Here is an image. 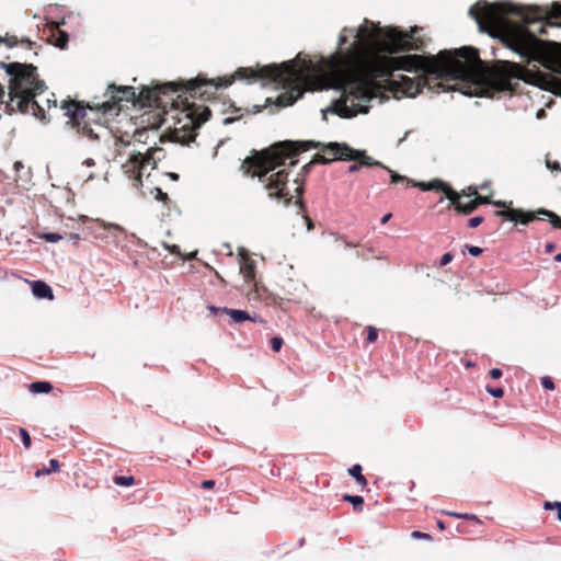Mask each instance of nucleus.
Masks as SVG:
<instances>
[{
    "mask_svg": "<svg viewBox=\"0 0 561 561\" xmlns=\"http://www.w3.org/2000/svg\"><path fill=\"white\" fill-rule=\"evenodd\" d=\"M420 30L419 26H413L410 31H402L396 26L380 27L366 21L357 34L363 48L371 53L365 61L366 78L353 79L344 84L342 96L335 102L333 112L343 118L367 113L368 103L375 95V80L389 77L394 70L433 75L435 79L444 81L468 82L470 60L468 54L460 53L461 47L455 50H440L436 56H391L411 50L423 51L427 38L416 36Z\"/></svg>",
    "mask_w": 561,
    "mask_h": 561,
    "instance_id": "1",
    "label": "nucleus"
},
{
    "mask_svg": "<svg viewBox=\"0 0 561 561\" xmlns=\"http://www.w3.org/2000/svg\"><path fill=\"white\" fill-rule=\"evenodd\" d=\"M312 69V61L304 59L300 66L293 60L279 66L268 65L257 69L240 67L233 76L218 78L217 80L207 79L199 75L187 81L167 82L152 89L142 87L140 92L136 93V104L150 106L162 103V95L176 94V99H172V105L178 108L174 116V133L183 144H190L195 140L196 130L210 118L211 112L207 106L190 102L188 99L210 100L219 88H226L234 80L256 81L257 79H267L282 84L285 89L277 96L276 105L280 107L290 106L304 95L307 84L306 76Z\"/></svg>",
    "mask_w": 561,
    "mask_h": 561,
    "instance_id": "2",
    "label": "nucleus"
},
{
    "mask_svg": "<svg viewBox=\"0 0 561 561\" xmlns=\"http://www.w3.org/2000/svg\"><path fill=\"white\" fill-rule=\"evenodd\" d=\"M479 28L490 34L499 33L514 51L528 56L538 39L527 28L528 24L545 21V25L561 26V4L553 2L550 10L540 7H519L511 3L479 1L469 9Z\"/></svg>",
    "mask_w": 561,
    "mask_h": 561,
    "instance_id": "3",
    "label": "nucleus"
},
{
    "mask_svg": "<svg viewBox=\"0 0 561 561\" xmlns=\"http://www.w3.org/2000/svg\"><path fill=\"white\" fill-rule=\"evenodd\" d=\"M460 53L468 54L469 57V75L468 83L477 85L474 90L482 87H490L496 91L515 92L518 85L517 80L539 88H543L547 77L539 69H526L519 64L513 61H497L494 67H489L479 57L478 49L463 46Z\"/></svg>",
    "mask_w": 561,
    "mask_h": 561,
    "instance_id": "4",
    "label": "nucleus"
},
{
    "mask_svg": "<svg viewBox=\"0 0 561 561\" xmlns=\"http://www.w3.org/2000/svg\"><path fill=\"white\" fill-rule=\"evenodd\" d=\"M8 79V92L0 98L5 104L8 114H31L36 118H45V110L36 101V96L46 90L44 80L39 79L37 67L33 64L0 62Z\"/></svg>",
    "mask_w": 561,
    "mask_h": 561,
    "instance_id": "5",
    "label": "nucleus"
},
{
    "mask_svg": "<svg viewBox=\"0 0 561 561\" xmlns=\"http://www.w3.org/2000/svg\"><path fill=\"white\" fill-rule=\"evenodd\" d=\"M310 149H321L322 156L329 159V163L334 160H348L353 158V148L346 144L329 142L322 144L313 140H284L275 142L266 148L259 157L250 158L245 162V167L254 165L256 169L264 168V165H273L279 163L283 158H296L300 152Z\"/></svg>",
    "mask_w": 561,
    "mask_h": 561,
    "instance_id": "6",
    "label": "nucleus"
},
{
    "mask_svg": "<svg viewBox=\"0 0 561 561\" xmlns=\"http://www.w3.org/2000/svg\"><path fill=\"white\" fill-rule=\"evenodd\" d=\"M264 150L265 149L261 151L253 150L252 154L247 157L242 161L241 170L245 175H251L252 178L257 176L259 180L262 183H264V188L267 191L270 198L282 201L286 206H288L291 204L293 201V195L289 193L287 188V184L289 181V172L286 169H282L268 175V173L274 171L277 167L285 164V161L288 158H283L282 160H279V163H275L273 165H264V168L261 169H256L254 165H251L249 168L245 167V162L248 161V159L259 157L260 153L263 152ZM291 159L293 160L290 161V167H294L298 163V160L294 158Z\"/></svg>",
    "mask_w": 561,
    "mask_h": 561,
    "instance_id": "7",
    "label": "nucleus"
},
{
    "mask_svg": "<svg viewBox=\"0 0 561 561\" xmlns=\"http://www.w3.org/2000/svg\"><path fill=\"white\" fill-rule=\"evenodd\" d=\"M61 110L65 111V115L69 117V123L77 128L78 133L87 137L92 141H98L104 136H108L110 131L107 128L94 122L91 124L87 121V110L93 111L95 108L83 102L75 100H64L61 102Z\"/></svg>",
    "mask_w": 561,
    "mask_h": 561,
    "instance_id": "8",
    "label": "nucleus"
},
{
    "mask_svg": "<svg viewBox=\"0 0 561 561\" xmlns=\"http://www.w3.org/2000/svg\"><path fill=\"white\" fill-rule=\"evenodd\" d=\"M105 100L95 104V110L105 115H117L124 107V103L136 105V91L134 87L110 84L104 93Z\"/></svg>",
    "mask_w": 561,
    "mask_h": 561,
    "instance_id": "9",
    "label": "nucleus"
},
{
    "mask_svg": "<svg viewBox=\"0 0 561 561\" xmlns=\"http://www.w3.org/2000/svg\"><path fill=\"white\" fill-rule=\"evenodd\" d=\"M419 186L422 191H436L445 193L446 197L455 207V210H457L460 214L469 215L478 208L474 199H470L467 203H463L461 201V197L465 195V191L462 192V194H459L443 181L435 180L428 183L420 182Z\"/></svg>",
    "mask_w": 561,
    "mask_h": 561,
    "instance_id": "10",
    "label": "nucleus"
},
{
    "mask_svg": "<svg viewBox=\"0 0 561 561\" xmlns=\"http://www.w3.org/2000/svg\"><path fill=\"white\" fill-rule=\"evenodd\" d=\"M494 215L503 217L506 220L526 225L537 218V215L548 217L554 228L561 229V218L551 210L539 209L537 213L524 211L523 209L510 208L505 210H495Z\"/></svg>",
    "mask_w": 561,
    "mask_h": 561,
    "instance_id": "11",
    "label": "nucleus"
},
{
    "mask_svg": "<svg viewBox=\"0 0 561 561\" xmlns=\"http://www.w3.org/2000/svg\"><path fill=\"white\" fill-rule=\"evenodd\" d=\"M141 161V150H134L122 165L124 173L133 181V186L136 188L142 186V174L146 168Z\"/></svg>",
    "mask_w": 561,
    "mask_h": 561,
    "instance_id": "12",
    "label": "nucleus"
},
{
    "mask_svg": "<svg viewBox=\"0 0 561 561\" xmlns=\"http://www.w3.org/2000/svg\"><path fill=\"white\" fill-rule=\"evenodd\" d=\"M430 76L431 75L421 73L417 78L413 79L408 76L400 75L398 80H393L392 82L407 96H415L425 85H430Z\"/></svg>",
    "mask_w": 561,
    "mask_h": 561,
    "instance_id": "13",
    "label": "nucleus"
},
{
    "mask_svg": "<svg viewBox=\"0 0 561 561\" xmlns=\"http://www.w3.org/2000/svg\"><path fill=\"white\" fill-rule=\"evenodd\" d=\"M48 42L56 47L65 49L69 42L68 34L62 31L58 24H53L48 28Z\"/></svg>",
    "mask_w": 561,
    "mask_h": 561,
    "instance_id": "14",
    "label": "nucleus"
},
{
    "mask_svg": "<svg viewBox=\"0 0 561 561\" xmlns=\"http://www.w3.org/2000/svg\"><path fill=\"white\" fill-rule=\"evenodd\" d=\"M208 308L214 313L221 311L224 313L229 314L234 322H243V321L252 319L250 317V314L247 311H243V310L229 309V308H221L220 309V308H216L215 306H209Z\"/></svg>",
    "mask_w": 561,
    "mask_h": 561,
    "instance_id": "15",
    "label": "nucleus"
},
{
    "mask_svg": "<svg viewBox=\"0 0 561 561\" xmlns=\"http://www.w3.org/2000/svg\"><path fill=\"white\" fill-rule=\"evenodd\" d=\"M159 152L160 151L157 149L156 142L145 151H141V164L145 165V168L150 167L151 169H156L158 160L154 156Z\"/></svg>",
    "mask_w": 561,
    "mask_h": 561,
    "instance_id": "16",
    "label": "nucleus"
},
{
    "mask_svg": "<svg viewBox=\"0 0 561 561\" xmlns=\"http://www.w3.org/2000/svg\"><path fill=\"white\" fill-rule=\"evenodd\" d=\"M1 43H5L9 47H13V46L18 45L19 43L26 44L28 49H31L34 45V43L32 41H30L28 38H21L19 41L18 37L13 36V35H5L4 37L0 36V44ZM3 95H4V85L0 83V98H2Z\"/></svg>",
    "mask_w": 561,
    "mask_h": 561,
    "instance_id": "17",
    "label": "nucleus"
},
{
    "mask_svg": "<svg viewBox=\"0 0 561 561\" xmlns=\"http://www.w3.org/2000/svg\"><path fill=\"white\" fill-rule=\"evenodd\" d=\"M240 273L245 282H252L255 278V263L249 257H242Z\"/></svg>",
    "mask_w": 561,
    "mask_h": 561,
    "instance_id": "18",
    "label": "nucleus"
},
{
    "mask_svg": "<svg viewBox=\"0 0 561 561\" xmlns=\"http://www.w3.org/2000/svg\"><path fill=\"white\" fill-rule=\"evenodd\" d=\"M353 158H348V160H356L359 162L360 165L371 167V165H380L383 168V165L378 162L374 161L371 157L367 156L365 151H358L353 149V153H351Z\"/></svg>",
    "mask_w": 561,
    "mask_h": 561,
    "instance_id": "19",
    "label": "nucleus"
},
{
    "mask_svg": "<svg viewBox=\"0 0 561 561\" xmlns=\"http://www.w3.org/2000/svg\"><path fill=\"white\" fill-rule=\"evenodd\" d=\"M32 290H33V294L38 298H49V299L53 298L51 288L44 282H41V280L34 282Z\"/></svg>",
    "mask_w": 561,
    "mask_h": 561,
    "instance_id": "20",
    "label": "nucleus"
},
{
    "mask_svg": "<svg viewBox=\"0 0 561 561\" xmlns=\"http://www.w3.org/2000/svg\"><path fill=\"white\" fill-rule=\"evenodd\" d=\"M317 163H322V164H327L329 163V159L327 160L325 159V156H322L321 153H316L312 159L307 163L305 164L302 168H301V173L300 175L301 176H306L308 175V173L311 171L312 167Z\"/></svg>",
    "mask_w": 561,
    "mask_h": 561,
    "instance_id": "21",
    "label": "nucleus"
},
{
    "mask_svg": "<svg viewBox=\"0 0 561 561\" xmlns=\"http://www.w3.org/2000/svg\"><path fill=\"white\" fill-rule=\"evenodd\" d=\"M362 470V466L356 463L348 469V473L355 478L362 488H365L367 485V479L363 476Z\"/></svg>",
    "mask_w": 561,
    "mask_h": 561,
    "instance_id": "22",
    "label": "nucleus"
},
{
    "mask_svg": "<svg viewBox=\"0 0 561 561\" xmlns=\"http://www.w3.org/2000/svg\"><path fill=\"white\" fill-rule=\"evenodd\" d=\"M53 386L48 381H35L30 385V390L34 393H48Z\"/></svg>",
    "mask_w": 561,
    "mask_h": 561,
    "instance_id": "23",
    "label": "nucleus"
},
{
    "mask_svg": "<svg viewBox=\"0 0 561 561\" xmlns=\"http://www.w3.org/2000/svg\"><path fill=\"white\" fill-rule=\"evenodd\" d=\"M386 169V167H383ZM387 170L390 172V179H391V183H398V182H405L407 183V186H419L420 183H416L412 180H409L407 176L404 175H400L398 173H396L394 171L390 170L387 168Z\"/></svg>",
    "mask_w": 561,
    "mask_h": 561,
    "instance_id": "24",
    "label": "nucleus"
},
{
    "mask_svg": "<svg viewBox=\"0 0 561 561\" xmlns=\"http://www.w3.org/2000/svg\"><path fill=\"white\" fill-rule=\"evenodd\" d=\"M344 501H347L350 502L353 506H354V510L356 512H362L363 510V504H364V499L363 496L360 495H348V494H345L343 496Z\"/></svg>",
    "mask_w": 561,
    "mask_h": 561,
    "instance_id": "25",
    "label": "nucleus"
},
{
    "mask_svg": "<svg viewBox=\"0 0 561 561\" xmlns=\"http://www.w3.org/2000/svg\"><path fill=\"white\" fill-rule=\"evenodd\" d=\"M60 469V463L57 459H50L49 460V467L48 468H43V469H38L36 471V477H39L42 474H49L51 472H57L59 471Z\"/></svg>",
    "mask_w": 561,
    "mask_h": 561,
    "instance_id": "26",
    "label": "nucleus"
},
{
    "mask_svg": "<svg viewBox=\"0 0 561 561\" xmlns=\"http://www.w3.org/2000/svg\"><path fill=\"white\" fill-rule=\"evenodd\" d=\"M113 482L119 486H131L135 484V478L133 476H114Z\"/></svg>",
    "mask_w": 561,
    "mask_h": 561,
    "instance_id": "27",
    "label": "nucleus"
},
{
    "mask_svg": "<svg viewBox=\"0 0 561 561\" xmlns=\"http://www.w3.org/2000/svg\"><path fill=\"white\" fill-rule=\"evenodd\" d=\"M150 133L154 135V130L152 129L136 130L133 135L134 142L147 144Z\"/></svg>",
    "mask_w": 561,
    "mask_h": 561,
    "instance_id": "28",
    "label": "nucleus"
},
{
    "mask_svg": "<svg viewBox=\"0 0 561 561\" xmlns=\"http://www.w3.org/2000/svg\"><path fill=\"white\" fill-rule=\"evenodd\" d=\"M545 510H556L557 511V518L561 522V502H549L546 501L543 503Z\"/></svg>",
    "mask_w": 561,
    "mask_h": 561,
    "instance_id": "29",
    "label": "nucleus"
},
{
    "mask_svg": "<svg viewBox=\"0 0 561 561\" xmlns=\"http://www.w3.org/2000/svg\"><path fill=\"white\" fill-rule=\"evenodd\" d=\"M19 433H20L21 439L23 442V445L25 446L26 449H28L32 444L31 436H30L28 432L25 428L21 427L19 430Z\"/></svg>",
    "mask_w": 561,
    "mask_h": 561,
    "instance_id": "30",
    "label": "nucleus"
},
{
    "mask_svg": "<svg viewBox=\"0 0 561 561\" xmlns=\"http://www.w3.org/2000/svg\"><path fill=\"white\" fill-rule=\"evenodd\" d=\"M472 194H474V198L473 199L477 203V207L479 205L490 204L491 203V198L489 196L479 195L477 188H473Z\"/></svg>",
    "mask_w": 561,
    "mask_h": 561,
    "instance_id": "31",
    "label": "nucleus"
},
{
    "mask_svg": "<svg viewBox=\"0 0 561 561\" xmlns=\"http://www.w3.org/2000/svg\"><path fill=\"white\" fill-rule=\"evenodd\" d=\"M156 195L154 198L163 204H168L170 202L169 195L164 193L161 188H154Z\"/></svg>",
    "mask_w": 561,
    "mask_h": 561,
    "instance_id": "32",
    "label": "nucleus"
},
{
    "mask_svg": "<svg viewBox=\"0 0 561 561\" xmlns=\"http://www.w3.org/2000/svg\"><path fill=\"white\" fill-rule=\"evenodd\" d=\"M295 183H297V184H298V186H297V188H296V193H297V195H298V201L296 202V204H298L300 207H302V206H304V203H302V199H301V195H302V193H304V185H302L304 180H301V181H300L299 179H296V180H295Z\"/></svg>",
    "mask_w": 561,
    "mask_h": 561,
    "instance_id": "33",
    "label": "nucleus"
},
{
    "mask_svg": "<svg viewBox=\"0 0 561 561\" xmlns=\"http://www.w3.org/2000/svg\"><path fill=\"white\" fill-rule=\"evenodd\" d=\"M378 339V332H377V329L374 328V327H367V342L368 343H374L376 342Z\"/></svg>",
    "mask_w": 561,
    "mask_h": 561,
    "instance_id": "34",
    "label": "nucleus"
},
{
    "mask_svg": "<svg viewBox=\"0 0 561 561\" xmlns=\"http://www.w3.org/2000/svg\"><path fill=\"white\" fill-rule=\"evenodd\" d=\"M284 344V341L282 337L279 336H274L272 340H271V348L274 351V352H279L282 346Z\"/></svg>",
    "mask_w": 561,
    "mask_h": 561,
    "instance_id": "35",
    "label": "nucleus"
},
{
    "mask_svg": "<svg viewBox=\"0 0 561 561\" xmlns=\"http://www.w3.org/2000/svg\"><path fill=\"white\" fill-rule=\"evenodd\" d=\"M486 391L494 398H502L504 394V390L501 387H486Z\"/></svg>",
    "mask_w": 561,
    "mask_h": 561,
    "instance_id": "36",
    "label": "nucleus"
},
{
    "mask_svg": "<svg viewBox=\"0 0 561 561\" xmlns=\"http://www.w3.org/2000/svg\"><path fill=\"white\" fill-rule=\"evenodd\" d=\"M484 218L482 216H476L468 220V227L477 228L483 222Z\"/></svg>",
    "mask_w": 561,
    "mask_h": 561,
    "instance_id": "37",
    "label": "nucleus"
},
{
    "mask_svg": "<svg viewBox=\"0 0 561 561\" xmlns=\"http://www.w3.org/2000/svg\"><path fill=\"white\" fill-rule=\"evenodd\" d=\"M541 385L545 389H548V390L554 389V383H553L552 379L548 376L541 378Z\"/></svg>",
    "mask_w": 561,
    "mask_h": 561,
    "instance_id": "38",
    "label": "nucleus"
},
{
    "mask_svg": "<svg viewBox=\"0 0 561 561\" xmlns=\"http://www.w3.org/2000/svg\"><path fill=\"white\" fill-rule=\"evenodd\" d=\"M411 537L414 538V539H426V540H430L431 539V536L426 533H422L420 530H414L411 533Z\"/></svg>",
    "mask_w": 561,
    "mask_h": 561,
    "instance_id": "39",
    "label": "nucleus"
},
{
    "mask_svg": "<svg viewBox=\"0 0 561 561\" xmlns=\"http://www.w3.org/2000/svg\"><path fill=\"white\" fill-rule=\"evenodd\" d=\"M546 164H547V168L550 169L551 171L561 172V165L559 162L547 160Z\"/></svg>",
    "mask_w": 561,
    "mask_h": 561,
    "instance_id": "40",
    "label": "nucleus"
},
{
    "mask_svg": "<svg viewBox=\"0 0 561 561\" xmlns=\"http://www.w3.org/2000/svg\"><path fill=\"white\" fill-rule=\"evenodd\" d=\"M453 254L447 252L445 253L442 257H440V261H439V265L440 266H445L447 265L448 263H450L453 261Z\"/></svg>",
    "mask_w": 561,
    "mask_h": 561,
    "instance_id": "41",
    "label": "nucleus"
},
{
    "mask_svg": "<svg viewBox=\"0 0 561 561\" xmlns=\"http://www.w3.org/2000/svg\"><path fill=\"white\" fill-rule=\"evenodd\" d=\"M467 249L472 256H479L482 253V249L476 245H467Z\"/></svg>",
    "mask_w": 561,
    "mask_h": 561,
    "instance_id": "42",
    "label": "nucleus"
},
{
    "mask_svg": "<svg viewBox=\"0 0 561 561\" xmlns=\"http://www.w3.org/2000/svg\"><path fill=\"white\" fill-rule=\"evenodd\" d=\"M45 239L49 242H57L61 239V236L57 233H47L45 234Z\"/></svg>",
    "mask_w": 561,
    "mask_h": 561,
    "instance_id": "43",
    "label": "nucleus"
},
{
    "mask_svg": "<svg viewBox=\"0 0 561 561\" xmlns=\"http://www.w3.org/2000/svg\"><path fill=\"white\" fill-rule=\"evenodd\" d=\"M490 376L493 378V379H499L502 377V370L499 369V368H492L490 370Z\"/></svg>",
    "mask_w": 561,
    "mask_h": 561,
    "instance_id": "44",
    "label": "nucleus"
},
{
    "mask_svg": "<svg viewBox=\"0 0 561 561\" xmlns=\"http://www.w3.org/2000/svg\"><path fill=\"white\" fill-rule=\"evenodd\" d=\"M215 486V481L214 480H205L202 482V488L203 489H206V490H209V489H213Z\"/></svg>",
    "mask_w": 561,
    "mask_h": 561,
    "instance_id": "45",
    "label": "nucleus"
},
{
    "mask_svg": "<svg viewBox=\"0 0 561 561\" xmlns=\"http://www.w3.org/2000/svg\"><path fill=\"white\" fill-rule=\"evenodd\" d=\"M554 249H556V244L552 242H548L545 245L546 253H551V252H553Z\"/></svg>",
    "mask_w": 561,
    "mask_h": 561,
    "instance_id": "46",
    "label": "nucleus"
},
{
    "mask_svg": "<svg viewBox=\"0 0 561 561\" xmlns=\"http://www.w3.org/2000/svg\"><path fill=\"white\" fill-rule=\"evenodd\" d=\"M157 149H158L160 152H159V153H157L154 157H156V159H157L158 161H161V160L164 158V156H165L164 150H163L162 148L158 147V146H157Z\"/></svg>",
    "mask_w": 561,
    "mask_h": 561,
    "instance_id": "47",
    "label": "nucleus"
},
{
    "mask_svg": "<svg viewBox=\"0 0 561 561\" xmlns=\"http://www.w3.org/2000/svg\"><path fill=\"white\" fill-rule=\"evenodd\" d=\"M453 516H457V517H462V518H466V519H477V517L474 515H471V514H463V515H460V514H455L453 513L451 514Z\"/></svg>",
    "mask_w": 561,
    "mask_h": 561,
    "instance_id": "48",
    "label": "nucleus"
},
{
    "mask_svg": "<svg viewBox=\"0 0 561 561\" xmlns=\"http://www.w3.org/2000/svg\"><path fill=\"white\" fill-rule=\"evenodd\" d=\"M167 175L172 180V181H178L180 179L179 174L178 173H174V172H168Z\"/></svg>",
    "mask_w": 561,
    "mask_h": 561,
    "instance_id": "49",
    "label": "nucleus"
},
{
    "mask_svg": "<svg viewBox=\"0 0 561 561\" xmlns=\"http://www.w3.org/2000/svg\"><path fill=\"white\" fill-rule=\"evenodd\" d=\"M358 169H359L358 164H352L348 167V172L353 173V172L358 171Z\"/></svg>",
    "mask_w": 561,
    "mask_h": 561,
    "instance_id": "50",
    "label": "nucleus"
},
{
    "mask_svg": "<svg viewBox=\"0 0 561 561\" xmlns=\"http://www.w3.org/2000/svg\"><path fill=\"white\" fill-rule=\"evenodd\" d=\"M391 218V214H386L382 218H381V224H386L389 219Z\"/></svg>",
    "mask_w": 561,
    "mask_h": 561,
    "instance_id": "51",
    "label": "nucleus"
},
{
    "mask_svg": "<svg viewBox=\"0 0 561 561\" xmlns=\"http://www.w3.org/2000/svg\"><path fill=\"white\" fill-rule=\"evenodd\" d=\"M84 164H87L88 167H92V165H94V161H93V159L88 158V159L84 161Z\"/></svg>",
    "mask_w": 561,
    "mask_h": 561,
    "instance_id": "52",
    "label": "nucleus"
},
{
    "mask_svg": "<svg viewBox=\"0 0 561 561\" xmlns=\"http://www.w3.org/2000/svg\"><path fill=\"white\" fill-rule=\"evenodd\" d=\"M339 42L340 46L344 45L346 43V36L341 35Z\"/></svg>",
    "mask_w": 561,
    "mask_h": 561,
    "instance_id": "53",
    "label": "nucleus"
},
{
    "mask_svg": "<svg viewBox=\"0 0 561 561\" xmlns=\"http://www.w3.org/2000/svg\"><path fill=\"white\" fill-rule=\"evenodd\" d=\"M473 188H474V187L469 186V187H468V194H466V193H465V195H463V196H474V194H472Z\"/></svg>",
    "mask_w": 561,
    "mask_h": 561,
    "instance_id": "54",
    "label": "nucleus"
},
{
    "mask_svg": "<svg viewBox=\"0 0 561 561\" xmlns=\"http://www.w3.org/2000/svg\"><path fill=\"white\" fill-rule=\"evenodd\" d=\"M344 243H345V245H346V247H348V248H355V247H357V244H355V243H353V242H348V241H346V240H344Z\"/></svg>",
    "mask_w": 561,
    "mask_h": 561,
    "instance_id": "55",
    "label": "nucleus"
},
{
    "mask_svg": "<svg viewBox=\"0 0 561 561\" xmlns=\"http://www.w3.org/2000/svg\"><path fill=\"white\" fill-rule=\"evenodd\" d=\"M22 167H23L22 162H20V161L14 163V168H15L16 171H19V169L22 168Z\"/></svg>",
    "mask_w": 561,
    "mask_h": 561,
    "instance_id": "56",
    "label": "nucleus"
},
{
    "mask_svg": "<svg viewBox=\"0 0 561 561\" xmlns=\"http://www.w3.org/2000/svg\"><path fill=\"white\" fill-rule=\"evenodd\" d=\"M283 300V298H273V302L274 305H280V301Z\"/></svg>",
    "mask_w": 561,
    "mask_h": 561,
    "instance_id": "57",
    "label": "nucleus"
},
{
    "mask_svg": "<svg viewBox=\"0 0 561 561\" xmlns=\"http://www.w3.org/2000/svg\"><path fill=\"white\" fill-rule=\"evenodd\" d=\"M538 33H540V34L546 33L545 25H541V26L539 27Z\"/></svg>",
    "mask_w": 561,
    "mask_h": 561,
    "instance_id": "58",
    "label": "nucleus"
},
{
    "mask_svg": "<svg viewBox=\"0 0 561 561\" xmlns=\"http://www.w3.org/2000/svg\"><path fill=\"white\" fill-rule=\"evenodd\" d=\"M554 261H556V262H561V253H558V254L554 256Z\"/></svg>",
    "mask_w": 561,
    "mask_h": 561,
    "instance_id": "59",
    "label": "nucleus"
},
{
    "mask_svg": "<svg viewBox=\"0 0 561 561\" xmlns=\"http://www.w3.org/2000/svg\"><path fill=\"white\" fill-rule=\"evenodd\" d=\"M70 239H71V240H78V239H79V236H78V234H76V233H72V234H70Z\"/></svg>",
    "mask_w": 561,
    "mask_h": 561,
    "instance_id": "60",
    "label": "nucleus"
},
{
    "mask_svg": "<svg viewBox=\"0 0 561 561\" xmlns=\"http://www.w3.org/2000/svg\"><path fill=\"white\" fill-rule=\"evenodd\" d=\"M108 228H110V229H119V227H118L117 225H113V224H112V225H110V226H108Z\"/></svg>",
    "mask_w": 561,
    "mask_h": 561,
    "instance_id": "61",
    "label": "nucleus"
},
{
    "mask_svg": "<svg viewBox=\"0 0 561 561\" xmlns=\"http://www.w3.org/2000/svg\"><path fill=\"white\" fill-rule=\"evenodd\" d=\"M437 526H438L440 529H444V524H443V522H440V520H439V522L437 523Z\"/></svg>",
    "mask_w": 561,
    "mask_h": 561,
    "instance_id": "62",
    "label": "nucleus"
},
{
    "mask_svg": "<svg viewBox=\"0 0 561 561\" xmlns=\"http://www.w3.org/2000/svg\"><path fill=\"white\" fill-rule=\"evenodd\" d=\"M233 119L232 118H226L225 124H230Z\"/></svg>",
    "mask_w": 561,
    "mask_h": 561,
    "instance_id": "63",
    "label": "nucleus"
},
{
    "mask_svg": "<svg viewBox=\"0 0 561 561\" xmlns=\"http://www.w3.org/2000/svg\"><path fill=\"white\" fill-rule=\"evenodd\" d=\"M253 295L257 296L259 295V288L255 286L254 288V291H253Z\"/></svg>",
    "mask_w": 561,
    "mask_h": 561,
    "instance_id": "64",
    "label": "nucleus"
}]
</instances>
